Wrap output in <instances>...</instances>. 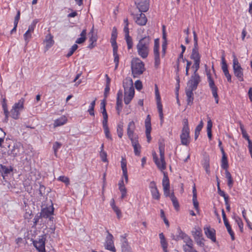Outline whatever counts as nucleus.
<instances>
[{"instance_id": "nucleus-1", "label": "nucleus", "mask_w": 252, "mask_h": 252, "mask_svg": "<svg viewBox=\"0 0 252 252\" xmlns=\"http://www.w3.org/2000/svg\"><path fill=\"white\" fill-rule=\"evenodd\" d=\"M135 126L134 122L132 121L130 122L127 126V134L131 141L132 145L134 149V152L136 156H139L140 155L141 146L138 141V136L134 134Z\"/></svg>"}, {"instance_id": "nucleus-2", "label": "nucleus", "mask_w": 252, "mask_h": 252, "mask_svg": "<svg viewBox=\"0 0 252 252\" xmlns=\"http://www.w3.org/2000/svg\"><path fill=\"white\" fill-rule=\"evenodd\" d=\"M151 38L145 36L140 39L136 45V49L138 55L142 59L147 58L150 50Z\"/></svg>"}, {"instance_id": "nucleus-3", "label": "nucleus", "mask_w": 252, "mask_h": 252, "mask_svg": "<svg viewBox=\"0 0 252 252\" xmlns=\"http://www.w3.org/2000/svg\"><path fill=\"white\" fill-rule=\"evenodd\" d=\"M160 160L158 159L156 153L153 154V160L158 168L161 171L166 169V162L164 158V144L161 141L158 142Z\"/></svg>"}, {"instance_id": "nucleus-4", "label": "nucleus", "mask_w": 252, "mask_h": 252, "mask_svg": "<svg viewBox=\"0 0 252 252\" xmlns=\"http://www.w3.org/2000/svg\"><path fill=\"white\" fill-rule=\"evenodd\" d=\"M131 70L134 77L142 74L145 70L143 62L138 58L135 59L131 62Z\"/></svg>"}, {"instance_id": "nucleus-5", "label": "nucleus", "mask_w": 252, "mask_h": 252, "mask_svg": "<svg viewBox=\"0 0 252 252\" xmlns=\"http://www.w3.org/2000/svg\"><path fill=\"white\" fill-rule=\"evenodd\" d=\"M189 128L188 119H185L183 120V127L182 130V133L180 135L181 143L184 145H188L189 143Z\"/></svg>"}, {"instance_id": "nucleus-6", "label": "nucleus", "mask_w": 252, "mask_h": 252, "mask_svg": "<svg viewBox=\"0 0 252 252\" xmlns=\"http://www.w3.org/2000/svg\"><path fill=\"white\" fill-rule=\"evenodd\" d=\"M25 99L21 98L17 103H15L10 111L11 117L15 120L19 118L20 111L24 108Z\"/></svg>"}, {"instance_id": "nucleus-7", "label": "nucleus", "mask_w": 252, "mask_h": 252, "mask_svg": "<svg viewBox=\"0 0 252 252\" xmlns=\"http://www.w3.org/2000/svg\"><path fill=\"white\" fill-rule=\"evenodd\" d=\"M233 57L234 59L233 60V69L234 75L240 81L242 82L244 81L243 69L241 66V65L235 56L233 55Z\"/></svg>"}, {"instance_id": "nucleus-8", "label": "nucleus", "mask_w": 252, "mask_h": 252, "mask_svg": "<svg viewBox=\"0 0 252 252\" xmlns=\"http://www.w3.org/2000/svg\"><path fill=\"white\" fill-rule=\"evenodd\" d=\"M191 234L197 245L201 247H203L205 246V239L203 237L201 229L199 227H195L193 228Z\"/></svg>"}, {"instance_id": "nucleus-9", "label": "nucleus", "mask_w": 252, "mask_h": 252, "mask_svg": "<svg viewBox=\"0 0 252 252\" xmlns=\"http://www.w3.org/2000/svg\"><path fill=\"white\" fill-rule=\"evenodd\" d=\"M208 81L209 83V86L211 90L212 95L215 98L216 103H219V96L218 94V88L215 84V82L213 79L211 77V75L210 72L207 73Z\"/></svg>"}, {"instance_id": "nucleus-10", "label": "nucleus", "mask_w": 252, "mask_h": 252, "mask_svg": "<svg viewBox=\"0 0 252 252\" xmlns=\"http://www.w3.org/2000/svg\"><path fill=\"white\" fill-rule=\"evenodd\" d=\"M200 81V77L198 74H193L188 82V88L187 89L193 91L196 90Z\"/></svg>"}, {"instance_id": "nucleus-11", "label": "nucleus", "mask_w": 252, "mask_h": 252, "mask_svg": "<svg viewBox=\"0 0 252 252\" xmlns=\"http://www.w3.org/2000/svg\"><path fill=\"white\" fill-rule=\"evenodd\" d=\"M155 94L157 100V108L159 113L161 124L163 122V114L162 112V106L161 103V99L157 85H155Z\"/></svg>"}, {"instance_id": "nucleus-12", "label": "nucleus", "mask_w": 252, "mask_h": 252, "mask_svg": "<svg viewBox=\"0 0 252 252\" xmlns=\"http://www.w3.org/2000/svg\"><path fill=\"white\" fill-rule=\"evenodd\" d=\"M24 152L23 145L17 142L14 143L13 148L8 152V154L13 157L19 156Z\"/></svg>"}, {"instance_id": "nucleus-13", "label": "nucleus", "mask_w": 252, "mask_h": 252, "mask_svg": "<svg viewBox=\"0 0 252 252\" xmlns=\"http://www.w3.org/2000/svg\"><path fill=\"white\" fill-rule=\"evenodd\" d=\"M46 235L39 237L38 240L34 241L33 243L34 246L39 252H45V244L46 240Z\"/></svg>"}, {"instance_id": "nucleus-14", "label": "nucleus", "mask_w": 252, "mask_h": 252, "mask_svg": "<svg viewBox=\"0 0 252 252\" xmlns=\"http://www.w3.org/2000/svg\"><path fill=\"white\" fill-rule=\"evenodd\" d=\"M135 4L140 12H145L149 9V0H135Z\"/></svg>"}, {"instance_id": "nucleus-15", "label": "nucleus", "mask_w": 252, "mask_h": 252, "mask_svg": "<svg viewBox=\"0 0 252 252\" xmlns=\"http://www.w3.org/2000/svg\"><path fill=\"white\" fill-rule=\"evenodd\" d=\"M104 247L106 250L112 252H116V250L114 245L113 236L108 232V235L106 237Z\"/></svg>"}, {"instance_id": "nucleus-16", "label": "nucleus", "mask_w": 252, "mask_h": 252, "mask_svg": "<svg viewBox=\"0 0 252 252\" xmlns=\"http://www.w3.org/2000/svg\"><path fill=\"white\" fill-rule=\"evenodd\" d=\"M145 125L146 128V135L147 139V141L150 143L151 140V117L150 115H148L145 121Z\"/></svg>"}, {"instance_id": "nucleus-17", "label": "nucleus", "mask_w": 252, "mask_h": 252, "mask_svg": "<svg viewBox=\"0 0 252 252\" xmlns=\"http://www.w3.org/2000/svg\"><path fill=\"white\" fill-rule=\"evenodd\" d=\"M124 94L127 92H134L132 80L130 78H126L123 81Z\"/></svg>"}, {"instance_id": "nucleus-18", "label": "nucleus", "mask_w": 252, "mask_h": 252, "mask_svg": "<svg viewBox=\"0 0 252 252\" xmlns=\"http://www.w3.org/2000/svg\"><path fill=\"white\" fill-rule=\"evenodd\" d=\"M133 18L135 23L139 26H144L147 22V18L146 15L142 12L134 15Z\"/></svg>"}, {"instance_id": "nucleus-19", "label": "nucleus", "mask_w": 252, "mask_h": 252, "mask_svg": "<svg viewBox=\"0 0 252 252\" xmlns=\"http://www.w3.org/2000/svg\"><path fill=\"white\" fill-rule=\"evenodd\" d=\"M53 213L54 208L53 205H52L49 207H46L42 209L40 214V216L44 218H49L50 220H52V219H53V217H52V215L53 214Z\"/></svg>"}, {"instance_id": "nucleus-20", "label": "nucleus", "mask_w": 252, "mask_h": 252, "mask_svg": "<svg viewBox=\"0 0 252 252\" xmlns=\"http://www.w3.org/2000/svg\"><path fill=\"white\" fill-rule=\"evenodd\" d=\"M204 233L207 237L212 240L213 242H216V231L214 228L210 227H204Z\"/></svg>"}, {"instance_id": "nucleus-21", "label": "nucleus", "mask_w": 252, "mask_h": 252, "mask_svg": "<svg viewBox=\"0 0 252 252\" xmlns=\"http://www.w3.org/2000/svg\"><path fill=\"white\" fill-rule=\"evenodd\" d=\"M220 151L222 155L221 160V167L223 169L226 170L228 167L227 158L223 147L220 148Z\"/></svg>"}, {"instance_id": "nucleus-22", "label": "nucleus", "mask_w": 252, "mask_h": 252, "mask_svg": "<svg viewBox=\"0 0 252 252\" xmlns=\"http://www.w3.org/2000/svg\"><path fill=\"white\" fill-rule=\"evenodd\" d=\"M45 43V49L48 50L54 44V41L53 40V36L50 34H48L45 36V39L44 41Z\"/></svg>"}, {"instance_id": "nucleus-23", "label": "nucleus", "mask_w": 252, "mask_h": 252, "mask_svg": "<svg viewBox=\"0 0 252 252\" xmlns=\"http://www.w3.org/2000/svg\"><path fill=\"white\" fill-rule=\"evenodd\" d=\"M198 50V47H193L192 49L190 59L194 61H200L201 55Z\"/></svg>"}, {"instance_id": "nucleus-24", "label": "nucleus", "mask_w": 252, "mask_h": 252, "mask_svg": "<svg viewBox=\"0 0 252 252\" xmlns=\"http://www.w3.org/2000/svg\"><path fill=\"white\" fill-rule=\"evenodd\" d=\"M154 55L155 59V67L158 68L160 63L159 58V48H154Z\"/></svg>"}, {"instance_id": "nucleus-25", "label": "nucleus", "mask_w": 252, "mask_h": 252, "mask_svg": "<svg viewBox=\"0 0 252 252\" xmlns=\"http://www.w3.org/2000/svg\"><path fill=\"white\" fill-rule=\"evenodd\" d=\"M117 37V29L115 27H114L112 29L111 37V39H110V42H111L112 47H118L117 42H116Z\"/></svg>"}, {"instance_id": "nucleus-26", "label": "nucleus", "mask_w": 252, "mask_h": 252, "mask_svg": "<svg viewBox=\"0 0 252 252\" xmlns=\"http://www.w3.org/2000/svg\"><path fill=\"white\" fill-rule=\"evenodd\" d=\"M192 201L194 209L197 211H199V203L197 200V192L195 188V186L194 185L192 189Z\"/></svg>"}, {"instance_id": "nucleus-27", "label": "nucleus", "mask_w": 252, "mask_h": 252, "mask_svg": "<svg viewBox=\"0 0 252 252\" xmlns=\"http://www.w3.org/2000/svg\"><path fill=\"white\" fill-rule=\"evenodd\" d=\"M159 237L160 239V242L161 245V247L163 249L164 252H168L167 251V246L168 244L166 241L165 237L163 234V233H161L159 234Z\"/></svg>"}, {"instance_id": "nucleus-28", "label": "nucleus", "mask_w": 252, "mask_h": 252, "mask_svg": "<svg viewBox=\"0 0 252 252\" xmlns=\"http://www.w3.org/2000/svg\"><path fill=\"white\" fill-rule=\"evenodd\" d=\"M193 90L189 89L186 90V94L187 97V103L188 105H191L194 99Z\"/></svg>"}, {"instance_id": "nucleus-29", "label": "nucleus", "mask_w": 252, "mask_h": 252, "mask_svg": "<svg viewBox=\"0 0 252 252\" xmlns=\"http://www.w3.org/2000/svg\"><path fill=\"white\" fill-rule=\"evenodd\" d=\"M118 47H113V55L114 56V62L115 63V69H116L119 65V57L118 54Z\"/></svg>"}, {"instance_id": "nucleus-30", "label": "nucleus", "mask_w": 252, "mask_h": 252, "mask_svg": "<svg viewBox=\"0 0 252 252\" xmlns=\"http://www.w3.org/2000/svg\"><path fill=\"white\" fill-rule=\"evenodd\" d=\"M87 30L84 29L81 32L80 35V37L78 38L75 42L77 44H82L84 43L86 39Z\"/></svg>"}, {"instance_id": "nucleus-31", "label": "nucleus", "mask_w": 252, "mask_h": 252, "mask_svg": "<svg viewBox=\"0 0 252 252\" xmlns=\"http://www.w3.org/2000/svg\"><path fill=\"white\" fill-rule=\"evenodd\" d=\"M202 165L204 168L206 173L209 174L210 171V159L208 157H205L204 158L202 161Z\"/></svg>"}, {"instance_id": "nucleus-32", "label": "nucleus", "mask_w": 252, "mask_h": 252, "mask_svg": "<svg viewBox=\"0 0 252 252\" xmlns=\"http://www.w3.org/2000/svg\"><path fill=\"white\" fill-rule=\"evenodd\" d=\"M67 122V119L65 117L63 116L61 118L56 119L54 121V127L60 126L65 124Z\"/></svg>"}, {"instance_id": "nucleus-33", "label": "nucleus", "mask_w": 252, "mask_h": 252, "mask_svg": "<svg viewBox=\"0 0 252 252\" xmlns=\"http://www.w3.org/2000/svg\"><path fill=\"white\" fill-rule=\"evenodd\" d=\"M134 95V92H127L125 94L124 102L126 104H128Z\"/></svg>"}, {"instance_id": "nucleus-34", "label": "nucleus", "mask_w": 252, "mask_h": 252, "mask_svg": "<svg viewBox=\"0 0 252 252\" xmlns=\"http://www.w3.org/2000/svg\"><path fill=\"white\" fill-rule=\"evenodd\" d=\"M223 221H224V225H225V227H226L227 231L231 236V239L232 240H234L235 239L234 233L233 231H232L231 226L229 224L227 220H223Z\"/></svg>"}, {"instance_id": "nucleus-35", "label": "nucleus", "mask_w": 252, "mask_h": 252, "mask_svg": "<svg viewBox=\"0 0 252 252\" xmlns=\"http://www.w3.org/2000/svg\"><path fill=\"white\" fill-rule=\"evenodd\" d=\"M225 177L227 179V185L230 188H231L233 185V180L231 175L230 173L228 171V170H225Z\"/></svg>"}, {"instance_id": "nucleus-36", "label": "nucleus", "mask_w": 252, "mask_h": 252, "mask_svg": "<svg viewBox=\"0 0 252 252\" xmlns=\"http://www.w3.org/2000/svg\"><path fill=\"white\" fill-rule=\"evenodd\" d=\"M162 186H163V189H170V184H169V178L167 175L165 173H164V176L162 179Z\"/></svg>"}, {"instance_id": "nucleus-37", "label": "nucleus", "mask_w": 252, "mask_h": 252, "mask_svg": "<svg viewBox=\"0 0 252 252\" xmlns=\"http://www.w3.org/2000/svg\"><path fill=\"white\" fill-rule=\"evenodd\" d=\"M183 248L184 252H196L197 251L193 248V244L190 245H184Z\"/></svg>"}, {"instance_id": "nucleus-38", "label": "nucleus", "mask_w": 252, "mask_h": 252, "mask_svg": "<svg viewBox=\"0 0 252 252\" xmlns=\"http://www.w3.org/2000/svg\"><path fill=\"white\" fill-rule=\"evenodd\" d=\"M170 198L172 202L173 205L176 210H178L179 208V204L177 198L174 194V193L170 194Z\"/></svg>"}, {"instance_id": "nucleus-39", "label": "nucleus", "mask_w": 252, "mask_h": 252, "mask_svg": "<svg viewBox=\"0 0 252 252\" xmlns=\"http://www.w3.org/2000/svg\"><path fill=\"white\" fill-rule=\"evenodd\" d=\"M151 192L153 199L157 200H159L160 195L158 188L151 190Z\"/></svg>"}, {"instance_id": "nucleus-40", "label": "nucleus", "mask_w": 252, "mask_h": 252, "mask_svg": "<svg viewBox=\"0 0 252 252\" xmlns=\"http://www.w3.org/2000/svg\"><path fill=\"white\" fill-rule=\"evenodd\" d=\"M105 136L107 138L112 140L111 135L110 133L109 129L107 124H102Z\"/></svg>"}, {"instance_id": "nucleus-41", "label": "nucleus", "mask_w": 252, "mask_h": 252, "mask_svg": "<svg viewBox=\"0 0 252 252\" xmlns=\"http://www.w3.org/2000/svg\"><path fill=\"white\" fill-rule=\"evenodd\" d=\"M178 235L176 237H173V239L176 241H178L180 239H183L186 236V234L183 232L180 228L177 229Z\"/></svg>"}, {"instance_id": "nucleus-42", "label": "nucleus", "mask_w": 252, "mask_h": 252, "mask_svg": "<svg viewBox=\"0 0 252 252\" xmlns=\"http://www.w3.org/2000/svg\"><path fill=\"white\" fill-rule=\"evenodd\" d=\"M125 40L126 42L128 49H130L133 47V41L132 39L129 35L125 36Z\"/></svg>"}, {"instance_id": "nucleus-43", "label": "nucleus", "mask_w": 252, "mask_h": 252, "mask_svg": "<svg viewBox=\"0 0 252 252\" xmlns=\"http://www.w3.org/2000/svg\"><path fill=\"white\" fill-rule=\"evenodd\" d=\"M96 99L95 98V99L91 103L90 107H89V109H88V112H89L90 115L91 116L94 115V108L95 104Z\"/></svg>"}, {"instance_id": "nucleus-44", "label": "nucleus", "mask_w": 252, "mask_h": 252, "mask_svg": "<svg viewBox=\"0 0 252 252\" xmlns=\"http://www.w3.org/2000/svg\"><path fill=\"white\" fill-rule=\"evenodd\" d=\"M78 46L77 44H74L70 49L69 52L66 54V57L69 58L71 56L74 52L77 49Z\"/></svg>"}, {"instance_id": "nucleus-45", "label": "nucleus", "mask_w": 252, "mask_h": 252, "mask_svg": "<svg viewBox=\"0 0 252 252\" xmlns=\"http://www.w3.org/2000/svg\"><path fill=\"white\" fill-rule=\"evenodd\" d=\"M2 107L3 109L4 114L5 115V121L7 122L8 121V118L9 112L8 110L7 105L4 102L2 103Z\"/></svg>"}, {"instance_id": "nucleus-46", "label": "nucleus", "mask_w": 252, "mask_h": 252, "mask_svg": "<svg viewBox=\"0 0 252 252\" xmlns=\"http://www.w3.org/2000/svg\"><path fill=\"white\" fill-rule=\"evenodd\" d=\"M221 63H222L221 68H222L223 72H226L227 71H228V68H227V65L226 63L224 55H223L221 57Z\"/></svg>"}, {"instance_id": "nucleus-47", "label": "nucleus", "mask_w": 252, "mask_h": 252, "mask_svg": "<svg viewBox=\"0 0 252 252\" xmlns=\"http://www.w3.org/2000/svg\"><path fill=\"white\" fill-rule=\"evenodd\" d=\"M32 32L27 31L24 34V38L26 45L28 44L30 39L32 38Z\"/></svg>"}, {"instance_id": "nucleus-48", "label": "nucleus", "mask_w": 252, "mask_h": 252, "mask_svg": "<svg viewBox=\"0 0 252 252\" xmlns=\"http://www.w3.org/2000/svg\"><path fill=\"white\" fill-rule=\"evenodd\" d=\"M62 144L61 143L58 142H55L53 146V148L54 152V154L56 156H57V152L58 150L61 147Z\"/></svg>"}, {"instance_id": "nucleus-49", "label": "nucleus", "mask_w": 252, "mask_h": 252, "mask_svg": "<svg viewBox=\"0 0 252 252\" xmlns=\"http://www.w3.org/2000/svg\"><path fill=\"white\" fill-rule=\"evenodd\" d=\"M122 252H132L126 242H125L122 246Z\"/></svg>"}, {"instance_id": "nucleus-50", "label": "nucleus", "mask_w": 252, "mask_h": 252, "mask_svg": "<svg viewBox=\"0 0 252 252\" xmlns=\"http://www.w3.org/2000/svg\"><path fill=\"white\" fill-rule=\"evenodd\" d=\"M234 219L235 220V221L237 222L238 225L239 226L241 231H242V229L243 227V223L242 222V220L240 218H239L238 216L234 217Z\"/></svg>"}, {"instance_id": "nucleus-51", "label": "nucleus", "mask_w": 252, "mask_h": 252, "mask_svg": "<svg viewBox=\"0 0 252 252\" xmlns=\"http://www.w3.org/2000/svg\"><path fill=\"white\" fill-rule=\"evenodd\" d=\"M37 21L36 20L33 21L32 23L29 26L28 30L27 31L32 33L34 31V29L35 27L36 24H37Z\"/></svg>"}, {"instance_id": "nucleus-52", "label": "nucleus", "mask_w": 252, "mask_h": 252, "mask_svg": "<svg viewBox=\"0 0 252 252\" xmlns=\"http://www.w3.org/2000/svg\"><path fill=\"white\" fill-rule=\"evenodd\" d=\"M184 242L186 243L185 245H190L193 243V241L191 240V239L190 238L189 236L188 235H186V236L183 238V239Z\"/></svg>"}, {"instance_id": "nucleus-53", "label": "nucleus", "mask_w": 252, "mask_h": 252, "mask_svg": "<svg viewBox=\"0 0 252 252\" xmlns=\"http://www.w3.org/2000/svg\"><path fill=\"white\" fill-rule=\"evenodd\" d=\"M122 100H117L116 110L118 112V114H120V112L122 109Z\"/></svg>"}, {"instance_id": "nucleus-54", "label": "nucleus", "mask_w": 252, "mask_h": 252, "mask_svg": "<svg viewBox=\"0 0 252 252\" xmlns=\"http://www.w3.org/2000/svg\"><path fill=\"white\" fill-rule=\"evenodd\" d=\"M58 180L64 183L66 185H68L69 184V178L64 176H60L58 178Z\"/></svg>"}, {"instance_id": "nucleus-55", "label": "nucleus", "mask_w": 252, "mask_h": 252, "mask_svg": "<svg viewBox=\"0 0 252 252\" xmlns=\"http://www.w3.org/2000/svg\"><path fill=\"white\" fill-rule=\"evenodd\" d=\"M240 129H241V132H242V134L243 137L245 139H246L247 140L248 139H250L249 135H248L246 131L244 129V126L242 125H240Z\"/></svg>"}, {"instance_id": "nucleus-56", "label": "nucleus", "mask_w": 252, "mask_h": 252, "mask_svg": "<svg viewBox=\"0 0 252 252\" xmlns=\"http://www.w3.org/2000/svg\"><path fill=\"white\" fill-rule=\"evenodd\" d=\"M200 61H194V64H193L192 67L195 68V70L193 74H198L197 73V70L199 68Z\"/></svg>"}, {"instance_id": "nucleus-57", "label": "nucleus", "mask_w": 252, "mask_h": 252, "mask_svg": "<svg viewBox=\"0 0 252 252\" xmlns=\"http://www.w3.org/2000/svg\"><path fill=\"white\" fill-rule=\"evenodd\" d=\"M117 133L120 138H122L123 135V126L119 125L117 126Z\"/></svg>"}, {"instance_id": "nucleus-58", "label": "nucleus", "mask_w": 252, "mask_h": 252, "mask_svg": "<svg viewBox=\"0 0 252 252\" xmlns=\"http://www.w3.org/2000/svg\"><path fill=\"white\" fill-rule=\"evenodd\" d=\"M102 114L103 115L102 124H107L108 123V115L106 111H102Z\"/></svg>"}, {"instance_id": "nucleus-59", "label": "nucleus", "mask_w": 252, "mask_h": 252, "mask_svg": "<svg viewBox=\"0 0 252 252\" xmlns=\"http://www.w3.org/2000/svg\"><path fill=\"white\" fill-rule=\"evenodd\" d=\"M100 156L101 158V160L103 162L107 161V154L104 151H101L100 152Z\"/></svg>"}, {"instance_id": "nucleus-60", "label": "nucleus", "mask_w": 252, "mask_h": 252, "mask_svg": "<svg viewBox=\"0 0 252 252\" xmlns=\"http://www.w3.org/2000/svg\"><path fill=\"white\" fill-rule=\"evenodd\" d=\"M112 209L113 211L116 213L118 218L120 219L122 217L121 210L117 206H114Z\"/></svg>"}, {"instance_id": "nucleus-61", "label": "nucleus", "mask_w": 252, "mask_h": 252, "mask_svg": "<svg viewBox=\"0 0 252 252\" xmlns=\"http://www.w3.org/2000/svg\"><path fill=\"white\" fill-rule=\"evenodd\" d=\"M121 167L123 171V172H126L127 168H126V162L123 158L122 159V160L121 161Z\"/></svg>"}, {"instance_id": "nucleus-62", "label": "nucleus", "mask_w": 252, "mask_h": 252, "mask_svg": "<svg viewBox=\"0 0 252 252\" xmlns=\"http://www.w3.org/2000/svg\"><path fill=\"white\" fill-rule=\"evenodd\" d=\"M167 41H163L162 43V56H164L165 54L167 48Z\"/></svg>"}, {"instance_id": "nucleus-63", "label": "nucleus", "mask_w": 252, "mask_h": 252, "mask_svg": "<svg viewBox=\"0 0 252 252\" xmlns=\"http://www.w3.org/2000/svg\"><path fill=\"white\" fill-rule=\"evenodd\" d=\"M135 87L138 90H140L142 88V84L140 80H137L135 82Z\"/></svg>"}, {"instance_id": "nucleus-64", "label": "nucleus", "mask_w": 252, "mask_h": 252, "mask_svg": "<svg viewBox=\"0 0 252 252\" xmlns=\"http://www.w3.org/2000/svg\"><path fill=\"white\" fill-rule=\"evenodd\" d=\"M39 194L43 196L45 193V187L42 185H40L39 189Z\"/></svg>"}]
</instances>
